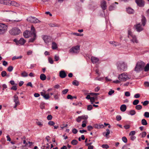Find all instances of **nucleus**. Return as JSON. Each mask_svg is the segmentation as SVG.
<instances>
[{
  "label": "nucleus",
  "instance_id": "23",
  "mask_svg": "<svg viewBox=\"0 0 149 149\" xmlns=\"http://www.w3.org/2000/svg\"><path fill=\"white\" fill-rule=\"evenodd\" d=\"M14 101L15 103L20 102L19 100L18 96L16 95H15L14 96Z\"/></svg>",
  "mask_w": 149,
  "mask_h": 149
},
{
  "label": "nucleus",
  "instance_id": "40",
  "mask_svg": "<svg viewBox=\"0 0 149 149\" xmlns=\"http://www.w3.org/2000/svg\"><path fill=\"white\" fill-rule=\"evenodd\" d=\"M7 73L5 71H2L1 73V75L3 77H5Z\"/></svg>",
  "mask_w": 149,
  "mask_h": 149
},
{
  "label": "nucleus",
  "instance_id": "10",
  "mask_svg": "<svg viewBox=\"0 0 149 149\" xmlns=\"http://www.w3.org/2000/svg\"><path fill=\"white\" fill-rule=\"evenodd\" d=\"M134 28H135L136 31L139 32L143 30V28L142 25L140 23L136 24L134 26Z\"/></svg>",
  "mask_w": 149,
  "mask_h": 149
},
{
  "label": "nucleus",
  "instance_id": "1",
  "mask_svg": "<svg viewBox=\"0 0 149 149\" xmlns=\"http://www.w3.org/2000/svg\"><path fill=\"white\" fill-rule=\"evenodd\" d=\"M23 35L25 38H28L31 37L29 42H33L36 38V34L35 33L31 32L29 31L26 30L24 32Z\"/></svg>",
  "mask_w": 149,
  "mask_h": 149
},
{
  "label": "nucleus",
  "instance_id": "9",
  "mask_svg": "<svg viewBox=\"0 0 149 149\" xmlns=\"http://www.w3.org/2000/svg\"><path fill=\"white\" fill-rule=\"evenodd\" d=\"M27 20L28 22H30L34 23H38L40 22V21L34 17L31 16L29 17Z\"/></svg>",
  "mask_w": 149,
  "mask_h": 149
},
{
  "label": "nucleus",
  "instance_id": "35",
  "mask_svg": "<svg viewBox=\"0 0 149 149\" xmlns=\"http://www.w3.org/2000/svg\"><path fill=\"white\" fill-rule=\"evenodd\" d=\"M36 123L37 125H38L40 127H41L43 126V123L42 122H40L39 121L36 122Z\"/></svg>",
  "mask_w": 149,
  "mask_h": 149
},
{
  "label": "nucleus",
  "instance_id": "51",
  "mask_svg": "<svg viewBox=\"0 0 149 149\" xmlns=\"http://www.w3.org/2000/svg\"><path fill=\"white\" fill-rule=\"evenodd\" d=\"M48 124L50 125L53 126L55 124V123L52 121H49L48 123Z\"/></svg>",
  "mask_w": 149,
  "mask_h": 149
},
{
  "label": "nucleus",
  "instance_id": "15",
  "mask_svg": "<svg viewBox=\"0 0 149 149\" xmlns=\"http://www.w3.org/2000/svg\"><path fill=\"white\" fill-rule=\"evenodd\" d=\"M67 76V74L64 71L61 70L59 72V76L62 78H65Z\"/></svg>",
  "mask_w": 149,
  "mask_h": 149
},
{
  "label": "nucleus",
  "instance_id": "25",
  "mask_svg": "<svg viewBox=\"0 0 149 149\" xmlns=\"http://www.w3.org/2000/svg\"><path fill=\"white\" fill-rule=\"evenodd\" d=\"M106 131H107V132L106 133L105 132L103 133V135H104L105 136L107 137L110 134V131L108 129H107L106 130Z\"/></svg>",
  "mask_w": 149,
  "mask_h": 149
},
{
  "label": "nucleus",
  "instance_id": "34",
  "mask_svg": "<svg viewBox=\"0 0 149 149\" xmlns=\"http://www.w3.org/2000/svg\"><path fill=\"white\" fill-rule=\"evenodd\" d=\"M10 5H12L14 6H17L18 5L17 3L15 1H11V3Z\"/></svg>",
  "mask_w": 149,
  "mask_h": 149
},
{
  "label": "nucleus",
  "instance_id": "6",
  "mask_svg": "<svg viewBox=\"0 0 149 149\" xmlns=\"http://www.w3.org/2000/svg\"><path fill=\"white\" fill-rule=\"evenodd\" d=\"M130 76L127 74L124 73L122 74L119 75L118 77V79L122 81H125L126 80L130 79Z\"/></svg>",
  "mask_w": 149,
  "mask_h": 149
},
{
  "label": "nucleus",
  "instance_id": "44",
  "mask_svg": "<svg viewBox=\"0 0 149 149\" xmlns=\"http://www.w3.org/2000/svg\"><path fill=\"white\" fill-rule=\"evenodd\" d=\"M13 69V67L12 66H10L8 67L7 68L8 71L10 72H11Z\"/></svg>",
  "mask_w": 149,
  "mask_h": 149
},
{
  "label": "nucleus",
  "instance_id": "28",
  "mask_svg": "<svg viewBox=\"0 0 149 149\" xmlns=\"http://www.w3.org/2000/svg\"><path fill=\"white\" fill-rule=\"evenodd\" d=\"M72 84L73 85L77 86L79 85V83L78 81L76 80H74L72 82Z\"/></svg>",
  "mask_w": 149,
  "mask_h": 149
},
{
  "label": "nucleus",
  "instance_id": "38",
  "mask_svg": "<svg viewBox=\"0 0 149 149\" xmlns=\"http://www.w3.org/2000/svg\"><path fill=\"white\" fill-rule=\"evenodd\" d=\"M21 76L23 77H26L28 76L27 73L25 72H24L21 73Z\"/></svg>",
  "mask_w": 149,
  "mask_h": 149
},
{
  "label": "nucleus",
  "instance_id": "39",
  "mask_svg": "<svg viewBox=\"0 0 149 149\" xmlns=\"http://www.w3.org/2000/svg\"><path fill=\"white\" fill-rule=\"evenodd\" d=\"M81 119L83 120H86L88 118V116L87 115H82L80 116Z\"/></svg>",
  "mask_w": 149,
  "mask_h": 149
},
{
  "label": "nucleus",
  "instance_id": "62",
  "mask_svg": "<svg viewBox=\"0 0 149 149\" xmlns=\"http://www.w3.org/2000/svg\"><path fill=\"white\" fill-rule=\"evenodd\" d=\"M17 87L16 86H12L10 88L11 90L16 91L17 89Z\"/></svg>",
  "mask_w": 149,
  "mask_h": 149
},
{
  "label": "nucleus",
  "instance_id": "27",
  "mask_svg": "<svg viewBox=\"0 0 149 149\" xmlns=\"http://www.w3.org/2000/svg\"><path fill=\"white\" fill-rule=\"evenodd\" d=\"M52 49H56L57 48V44L54 42H52Z\"/></svg>",
  "mask_w": 149,
  "mask_h": 149
},
{
  "label": "nucleus",
  "instance_id": "46",
  "mask_svg": "<svg viewBox=\"0 0 149 149\" xmlns=\"http://www.w3.org/2000/svg\"><path fill=\"white\" fill-rule=\"evenodd\" d=\"M122 140L125 143L127 142V139L126 137L125 136H123L122 138Z\"/></svg>",
  "mask_w": 149,
  "mask_h": 149
},
{
  "label": "nucleus",
  "instance_id": "16",
  "mask_svg": "<svg viewBox=\"0 0 149 149\" xmlns=\"http://www.w3.org/2000/svg\"><path fill=\"white\" fill-rule=\"evenodd\" d=\"M91 61L93 63L95 64L97 63L99 61V59L97 58L92 56L91 58Z\"/></svg>",
  "mask_w": 149,
  "mask_h": 149
},
{
  "label": "nucleus",
  "instance_id": "42",
  "mask_svg": "<svg viewBox=\"0 0 149 149\" xmlns=\"http://www.w3.org/2000/svg\"><path fill=\"white\" fill-rule=\"evenodd\" d=\"M144 116L146 118H148L149 117V112H146L144 114Z\"/></svg>",
  "mask_w": 149,
  "mask_h": 149
},
{
  "label": "nucleus",
  "instance_id": "60",
  "mask_svg": "<svg viewBox=\"0 0 149 149\" xmlns=\"http://www.w3.org/2000/svg\"><path fill=\"white\" fill-rule=\"evenodd\" d=\"M130 95V93L128 91H126L125 93V95L127 97H129Z\"/></svg>",
  "mask_w": 149,
  "mask_h": 149
},
{
  "label": "nucleus",
  "instance_id": "17",
  "mask_svg": "<svg viewBox=\"0 0 149 149\" xmlns=\"http://www.w3.org/2000/svg\"><path fill=\"white\" fill-rule=\"evenodd\" d=\"M26 40H24V38H21L19 40L17 41V42H16V43L17 44H19L21 45H23L24 44Z\"/></svg>",
  "mask_w": 149,
  "mask_h": 149
},
{
  "label": "nucleus",
  "instance_id": "18",
  "mask_svg": "<svg viewBox=\"0 0 149 149\" xmlns=\"http://www.w3.org/2000/svg\"><path fill=\"white\" fill-rule=\"evenodd\" d=\"M4 12H8V14L10 15H13L12 16H16L17 15V13L16 12L12 11L10 10H4Z\"/></svg>",
  "mask_w": 149,
  "mask_h": 149
},
{
  "label": "nucleus",
  "instance_id": "52",
  "mask_svg": "<svg viewBox=\"0 0 149 149\" xmlns=\"http://www.w3.org/2000/svg\"><path fill=\"white\" fill-rule=\"evenodd\" d=\"M68 91V89H65L63 90L62 91V93L63 94H66Z\"/></svg>",
  "mask_w": 149,
  "mask_h": 149
},
{
  "label": "nucleus",
  "instance_id": "19",
  "mask_svg": "<svg viewBox=\"0 0 149 149\" xmlns=\"http://www.w3.org/2000/svg\"><path fill=\"white\" fill-rule=\"evenodd\" d=\"M142 25L143 26H144L146 22V19L144 16H142L141 19Z\"/></svg>",
  "mask_w": 149,
  "mask_h": 149
},
{
  "label": "nucleus",
  "instance_id": "2",
  "mask_svg": "<svg viewBox=\"0 0 149 149\" xmlns=\"http://www.w3.org/2000/svg\"><path fill=\"white\" fill-rule=\"evenodd\" d=\"M117 66L119 70L125 71L127 69V64L123 61L118 62L117 63Z\"/></svg>",
  "mask_w": 149,
  "mask_h": 149
},
{
  "label": "nucleus",
  "instance_id": "24",
  "mask_svg": "<svg viewBox=\"0 0 149 149\" xmlns=\"http://www.w3.org/2000/svg\"><path fill=\"white\" fill-rule=\"evenodd\" d=\"M40 78L42 80L44 81L46 79V77L44 74H42L40 76Z\"/></svg>",
  "mask_w": 149,
  "mask_h": 149
},
{
  "label": "nucleus",
  "instance_id": "49",
  "mask_svg": "<svg viewBox=\"0 0 149 149\" xmlns=\"http://www.w3.org/2000/svg\"><path fill=\"white\" fill-rule=\"evenodd\" d=\"M81 120L82 119L80 116H78L76 119V121L78 123L80 122Z\"/></svg>",
  "mask_w": 149,
  "mask_h": 149
},
{
  "label": "nucleus",
  "instance_id": "48",
  "mask_svg": "<svg viewBox=\"0 0 149 149\" xmlns=\"http://www.w3.org/2000/svg\"><path fill=\"white\" fill-rule=\"evenodd\" d=\"M48 61H49V62L51 64H52L53 63L54 61L52 58H51L50 57H49L48 58Z\"/></svg>",
  "mask_w": 149,
  "mask_h": 149
},
{
  "label": "nucleus",
  "instance_id": "47",
  "mask_svg": "<svg viewBox=\"0 0 149 149\" xmlns=\"http://www.w3.org/2000/svg\"><path fill=\"white\" fill-rule=\"evenodd\" d=\"M146 132H143L141 134V137L142 138L145 137L146 135Z\"/></svg>",
  "mask_w": 149,
  "mask_h": 149
},
{
  "label": "nucleus",
  "instance_id": "57",
  "mask_svg": "<svg viewBox=\"0 0 149 149\" xmlns=\"http://www.w3.org/2000/svg\"><path fill=\"white\" fill-rule=\"evenodd\" d=\"M52 116L51 115H48L47 117V119L48 120H50L52 119Z\"/></svg>",
  "mask_w": 149,
  "mask_h": 149
},
{
  "label": "nucleus",
  "instance_id": "33",
  "mask_svg": "<svg viewBox=\"0 0 149 149\" xmlns=\"http://www.w3.org/2000/svg\"><path fill=\"white\" fill-rule=\"evenodd\" d=\"M135 108L138 110H140L142 109V106L140 105H137L135 106Z\"/></svg>",
  "mask_w": 149,
  "mask_h": 149
},
{
  "label": "nucleus",
  "instance_id": "31",
  "mask_svg": "<svg viewBox=\"0 0 149 149\" xmlns=\"http://www.w3.org/2000/svg\"><path fill=\"white\" fill-rule=\"evenodd\" d=\"M78 143V141L75 139L72 140L71 142V144L73 145H76Z\"/></svg>",
  "mask_w": 149,
  "mask_h": 149
},
{
  "label": "nucleus",
  "instance_id": "20",
  "mask_svg": "<svg viewBox=\"0 0 149 149\" xmlns=\"http://www.w3.org/2000/svg\"><path fill=\"white\" fill-rule=\"evenodd\" d=\"M127 12L130 14H133L134 12V10L131 8L129 7L127 9Z\"/></svg>",
  "mask_w": 149,
  "mask_h": 149
},
{
  "label": "nucleus",
  "instance_id": "56",
  "mask_svg": "<svg viewBox=\"0 0 149 149\" xmlns=\"http://www.w3.org/2000/svg\"><path fill=\"white\" fill-rule=\"evenodd\" d=\"M116 120L118 121H119L121 119V117L120 115H118L116 117Z\"/></svg>",
  "mask_w": 149,
  "mask_h": 149
},
{
  "label": "nucleus",
  "instance_id": "7",
  "mask_svg": "<svg viewBox=\"0 0 149 149\" xmlns=\"http://www.w3.org/2000/svg\"><path fill=\"white\" fill-rule=\"evenodd\" d=\"M144 67L143 63L141 62H138L136 65L134 70L137 72H139L141 71Z\"/></svg>",
  "mask_w": 149,
  "mask_h": 149
},
{
  "label": "nucleus",
  "instance_id": "5",
  "mask_svg": "<svg viewBox=\"0 0 149 149\" xmlns=\"http://www.w3.org/2000/svg\"><path fill=\"white\" fill-rule=\"evenodd\" d=\"M128 37L129 38H130V37H131L132 38L131 41L133 43H137L138 42V41L137 39L136 36L133 34L132 32L130 30H128Z\"/></svg>",
  "mask_w": 149,
  "mask_h": 149
},
{
  "label": "nucleus",
  "instance_id": "58",
  "mask_svg": "<svg viewBox=\"0 0 149 149\" xmlns=\"http://www.w3.org/2000/svg\"><path fill=\"white\" fill-rule=\"evenodd\" d=\"M135 132L134 131H132L130 132L129 135L130 136H133L135 134Z\"/></svg>",
  "mask_w": 149,
  "mask_h": 149
},
{
  "label": "nucleus",
  "instance_id": "22",
  "mask_svg": "<svg viewBox=\"0 0 149 149\" xmlns=\"http://www.w3.org/2000/svg\"><path fill=\"white\" fill-rule=\"evenodd\" d=\"M127 107L125 105L123 104L121 105L120 107V109L122 111H125Z\"/></svg>",
  "mask_w": 149,
  "mask_h": 149
},
{
  "label": "nucleus",
  "instance_id": "4",
  "mask_svg": "<svg viewBox=\"0 0 149 149\" xmlns=\"http://www.w3.org/2000/svg\"><path fill=\"white\" fill-rule=\"evenodd\" d=\"M7 26L5 24L0 23V35L4 34L7 31Z\"/></svg>",
  "mask_w": 149,
  "mask_h": 149
},
{
  "label": "nucleus",
  "instance_id": "61",
  "mask_svg": "<svg viewBox=\"0 0 149 149\" xmlns=\"http://www.w3.org/2000/svg\"><path fill=\"white\" fill-rule=\"evenodd\" d=\"M144 85L145 86L148 87L149 86V82L148 81L145 82L144 83Z\"/></svg>",
  "mask_w": 149,
  "mask_h": 149
},
{
  "label": "nucleus",
  "instance_id": "3",
  "mask_svg": "<svg viewBox=\"0 0 149 149\" xmlns=\"http://www.w3.org/2000/svg\"><path fill=\"white\" fill-rule=\"evenodd\" d=\"M80 46L79 45H77L72 47L69 50L70 53L74 54H77L79 52Z\"/></svg>",
  "mask_w": 149,
  "mask_h": 149
},
{
  "label": "nucleus",
  "instance_id": "32",
  "mask_svg": "<svg viewBox=\"0 0 149 149\" xmlns=\"http://www.w3.org/2000/svg\"><path fill=\"white\" fill-rule=\"evenodd\" d=\"M130 113L131 116H133L136 113V112L134 110H132L130 111Z\"/></svg>",
  "mask_w": 149,
  "mask_h": 149
},
{
  "label": "nucleus",
  "instance_id": "43",
  "mask_svg": "<svg viewBox=\"0 0 149 149\" xmlns=\"http://www.w3.org/2000/svg\"><path fill=\"white\" fill-rule=\"evenodd\" d=\"M93 107L92 105H88L87 106V109L88 111H90L93 109Z\"/></svg>",
  "mask_w": 149,
  "mask_h": 149
},
{
  "label": "nucleus",
  "instance_id": "53",
  "mask_svg": "<svg viewBox=\"0 0 149 149\" xmlns=\"http://www.w3.org/2000/svg\"><path fill=\"white\" fill-rule=\"evenodd\" d=\"M114 92V90H111L110 91H109L108 92V94L110 95H111L113 94Z\"/></svg>",
  "mask_w": 149,
  "mask_h": 149
},
{
  "label": "nucleus",
  "instance_id": "37",
  "mask_svg": "<svg viewBox=\"0 0 149 149\" xmlns=\"http://www.w3.org/2000/svg\"><path fill=\"white\" fill-rule=\"evenodd\" d=\"M109 43L114 45H115V46H117L118 45V43L115 41H110L109 42Z\"/></svg>",
  "mask_w": 149,
  "mask_h": 149
},
{
  "label": "nucleus",
  "instance_id": "45",
  "mask_svg": "<svg viewBox=\"0 0 149 149\" xmlns=\"http://www.w3.org/2000/svg\"><path fill=\"white\" fill-rule=\"evenodd\" d=\"M149 102L148 101L146 100V101H145L143 102H141V103L143 104V105L146 106L148 104Z\"/></svg>",
  "mask_w": 149,
  "mask_h": 149
},
{
  "label": "nucleus",
  "instance_id": "13",
  "mask_svg": "<svg viewBox=\"0 0 149 149\" xmlns=\"http://www.w3.org/2000/svg\"><path fill=\"white\" fill-rule=\"evenodd\" d=\"M101 6L103 10H105L107 8L106 2L105 1L102 0L101 2Z\"/></svg>",
  "mask_w": 149,
  "mask_h": 149
},
{
  "label": "nucleus",
  "instance_id": "59",
  "mask_svg": "<svg viewBox=\"0 0 149 149\" xmlns=\"http://www.w3.org/2000/svg\"><path fill=\"white\" fill-rule=\"evenodd\" d=\"M93 128V127L89 125L87 126V129L88 131H90L92 130Z\"/></svg>",
  "mask_w": 149,
  "mask_h": 149
},
{
  "label": "nucleus",
  "instance_id": "21",
  "mask_svg": "<svg viewBox=\"0 0 149 149\" xmlns=\"http://www.w3.org/2000/svg\"><path fill=\"white\" fill-rule=\"evenodd\" d=\"M116 7V6L114 3L112 4L109 7V10L110 11L114 10Z\"/></svg>",
  "mask_w": 149,
  "mask_h": 149
},
{
  "label": "nucleus",
  "instance_id": "54",
  "mask_svg": "<svg viewBox=\"0 0 149 149\" xmlns=\"http://www.w3.org/2000/svg\"><path fill=\"white\" fill-rule=\"evenodd\" d=\"M102 148L105 149H107L109 148V146L107 144L102 145Z\"/></svg>",
  "mask_w": 149,
  "mask_h": 149
},
{
  "label": "nucleus",
  "instance_id": "36",
  "mask_svg": "<svg viewBox=\"0 0 149 149\" xmlns=\"http://www.w3.org/2000/svg\"><path fill=\"white\" fill-rule=\"evenodd\" d=\"M139 101L138 100H135L133 102V104L134 105H136L139 103Z\"/></svg>",
  "mask_w": 149,
  "mask_h": 149
},
{
  "label": "nucleus",
  "instance_id": "8",
  "mask_svg": "<svg viewBox=\"0 0 149 149\" xmlns=\"http://www.w3.org/2000/svg\"><path fill=\"white\" fill-rule=\"evenodd\" d=\"M21 32V31L17 28L15 27L13 28L10 31V33L13 35H16L19 34Z\"/></svg>",
  "mask_w": 149,
  "mask_h": 149
},
{
  "label": "nucleus",
  "instance_id": "30",
  "mask_svg": "<svg viewBox=\"0 0 149 149\" xmlns=\"http://www.w3.org/2000/svg\"><path fill=\"white\" fill-rule=\"evenodd\" d=\"M22 56H20L17 57L16 56H14L12 58V60H14L17 59H21L22 58Z\"/></svg>",
  "mask_w": 149,
  "mask_h": 149
},
{
  "label": "nucleus",
  "instance_id": "14",
  "mask_svg": "<svg viewBox=\"0 0 149 149\" xmlns=\"http://www.w3.org/2000/svg\"><path fill=\"white\" fill-rule=\"evenodd\" d=\"M11 1L9 0H3L0 1V3L8 5H10Z\"/></svg>",
  "mask_w": 149,
  "mask_h": 149
},
{
  "label": "nucleus",
  "instance_id": "63",
  "mask_svg": "<svg viewBox=\"0 0 149 149\" xmlns=\"http://www.w3.org/2000/svg\"><path fill=\"white\" fill-rule=\"evenodd\" d=\"M67 98L68 99L72 100L73 99V96H72L71 95H68L67 96Z\"/></svg>",
  "mask_w": 149,
  "mask_h": 149
},
{
  "label": "nucleus",
  "instance_id": "12",
  "mask_svg": "<svg viewBox=\"0 0 149 149\" xmlns=\"http://www.w3.org/2000/svg\"><path fill=\"white\" fill-rule=\"evenodd\" d=\"M135 1L139 6L143 7L144 6V1L143 0H136Z\"/></svg>",
  "mask_w": 149,
  "mask_h": 149
},
{
  "label": "nucleus",
  "instance_id": "41",
  "mask_svg": "<svg viewBox=\"0 0 149 149\" xmlns=\"http://www.w3.org/2000/svg\"><path fill=\"white\" fill-rule=\"evenodd\" d=\"M43 97L46 100H48L50 98V96L49 94H46L44 95Z\"/></svg>",
  "mask_w": 149,
  "mask_h": 149
},
{
  "label": "nucleus",
  "instance_id": "29",
  "mask_svg": "<svg viewBox=\"0 0 149 149\" xmlns=\"http://www.w3.org/2000/svg\"><path fill=\"white\" fill-rule=\"evenodd\" d=\"M144 71L146 72H147L149 71V63H148L144 68Z\"/></svg>",
  "mask_w": 149,
  "mask_h": 149
},
{
  "label": "nucleus",
  "instance_id": "26",
  "mask_svg": "<svg viewBox=\"0 0 149 149\" xmlns=\"http://www.w3.org/2000/svg\"><path fill=\"white\" fill-rule=\"evenodd\" d=\"M141 124L142 125H146L148 123L146 120L144 119H142L141 121Z\"/></svg>",
  "mask_w": 149,
  "mask_h": 149
},
{
  "label": "nucleus",
  "instance_id": "55",
  "mask_svg": "<svg viewBox=\"0 0 149 149\" xmlns=\"http://www.w3.org/2000/svg\"><path fill=\"white\" fill-rule=\"evenodd\" d=\"M72 132L74 134H76L78 132L77 130L75 128H74L72 130Z\"/></svg>",
  "mask_w": 149,
  "mask_h": 149
},
{
  "label": "nucleus",
  "instance_id": "64",
  "mask_svg": "<svg viewBox=\"0 0 149 149\" xmlns=\"http://www.w3.org/2000/svg\"><path fill=\"white\" fill-rule=\"evenodd\" d=\"M134 97L135 98H138L140 97V95L139 93H137L134 95Z\"/></svg>",
  "mask_w": 149,
  "mask_h": 149
},
{
  "label": "nucleus",
  "instance_id": "50",
  "mask_svg": "<svg viewBox=\"0 0 149 149\" xmlns=\"http://www.w3.org/2000/svg\"><path fill=\"white\" fill-rule=\"evenodd\" d=\"M40 107L41 109H44L45 107L44 104L43 102H41L40 104Z\"/></svg>",
  "mask_w": 149,
  "mask_h": 149
},
{
  "label": "nucleus",
  "instance_id": "11",
  "mask_svg": "<svg viewBox=\"0 0 149 149\" xmlns=\"http://www.w3.org/2000/svg\"><path fill=\"white\" fill-rule=\"evenodd\" d=\"M42 39L46 43H47L51 41V37L48 36H44L42 37Z\"/></svg>",
  "mask_w": 149,
  "mask_h": 149
}]
</instances>
